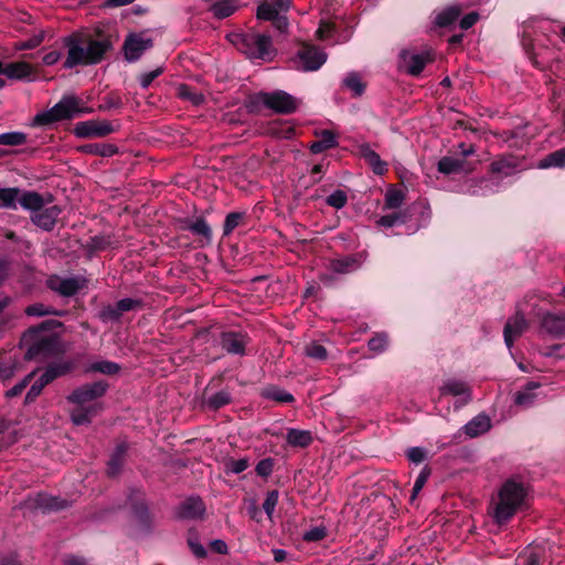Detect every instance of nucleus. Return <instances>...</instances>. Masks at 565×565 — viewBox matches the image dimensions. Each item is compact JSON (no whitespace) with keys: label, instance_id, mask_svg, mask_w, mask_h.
Masks as SVG:
<instances>
[{"label":"nucleus","instance_id":"1","mask_svg":"<svg viewBox=\"0 0 565 565\" xmlns=\"http://www.w3.org/2000/svg\"><path fill=\"white\" fill-rule=\"evenodd\" d=\"M61 326L57 320H46L38 327L28 329L21 338V345L26 350L25 358L46 359L63 352L58 337L50 332Z\"/></svg>","mask_w":565,"mask_h":565},{"label":"nucleus","instance_id":"2","mask_svg":"<svg viewBox=\"0 0 565 565\" xmlns=\"http://www.w3.org/2000/svg\"><path fill=\"white\" fill-rule=\"evenodd\" d=\"M108 384L105 381L82 385L75 388L66 399L74 405L71 411V420L74 425H88L102 411V404L96 402L105 395Z\"/></svg>","mask_w":565,"mask_h":565},{"label":"nucleus","instance_id":"3","mask_svg":"<svg viewBox=\"0 0 565 565\" xmlns=\"http://www.w3.org/2000/svg\"><path fill=\"white\" fill-rule=\"evenodd\" d=\"M63 44L67 49L66 60L63 64L65 70L78 65L97 64L109 47L106 41L86 39L79 35L65 36Z\"/></svg>","mask_w":565,"mask_h":565},{"label":"nucleus","instance_id":"4","mask_svg":"<svg viewBox=\"0 0 565 565\" xmlns=\"http://www.w3.org/2000/svg\"><path fill=\"white\" fill-rule=\"evenodd\" d=\"M527 492L523 483L511 479L503 483L498 493L493 518L497 523L508 522L525 504Z\"/></svg>","mask_w":565,"mask_h":565},{"label":"nucleus","instance_id":"5","mask_svg":"<svg viewBox=\"0 0 565 565\" xmlns=\"http://www.w3.org/2000/svg\"><path fill=\"white\" fill-rule=\"evenodd\" d=\"M228 41L248 58L270 61L275 55L271 39L259 33H231Z\"/></svg>","mask_w":565,"mask_h":565},{"label":"nucleus","instance_id":"6","mask_svg":"<svg viewBox=\"0 0 565 565\" xmlns=\"http://www.w3.org/2000/svg\"><path fill=\"white\" fill-rule=\"evenodd\" d=\"M90 109L83 105L82 100L74 96H64L52 108L41 111L33 118V126H49L56 121L71 119L76 116L88 114Z\"/></svg>","mask_w":565,"mask_h":565},{"label":"nucleus","instance_id":"7","mask_svg":"<svg viewBox=\"0 0 565 565\" xmlns=\"http://www.w3.org/2000/svg\"><path fill=\"white\" fill-rule=\"evenodd\" d=\"M259 100L269 109L279 114H291L298 108V100L285 90L262 93Z\"/></svg>","mask_w":565,"mask_h":565},{"label":"nucleus","instance_id":"8","mask_svg":"<svg viewBox=\"0 0 565 565\" xmlns=\"http://www.w3.org/2000/svg\"><path fill=\"white\" fill-rule=\"evenodd\" d=\"M327 54L313 46L305 45L297 54V68L303 72L318 71L327 61Z\"/></svg>","mask_w":565,"mask_h":565},{"label":"nucleus","instance_id":"9","mask_svg":"<svg viewBox=\"0 0 565 565\" xmlns=\"http://www.w3.org/2000/svg\"><path fill=\"white\" fill-rule=\"evenodd\" d=\"M47 286L62 296L71 297L86 286V279L81 276L63 278L55 275L47 279Z\"/></svg>","mask_w":565,"mask_h":565},{"label":"nucleus","instance_id":"10","mask_svg":"<svg viewBox=\"0 0 565 565\" xmlns=\"http://www.w3.org/2000/svg\"><path fill=\"white\" fill-rule=\"evenodd\" d=\"M152 46V40L142 34H129L124 43L125 57L129 62H136Z\"/></svg>","mask_w":565,"mask_h":565},{"label":"nucleus","instance_id":"11","mask_svg":"<svg viewBox=\"0 0 565 565\" xmlns=\"http://www.w3.org/2000/svg\"><path fill=\"white\" fill-rule=\"evenodd\" d=\"M433 61L430 52L413 53L403 51L401 53V66L413 76L422 73L427 63Z\"/></svg>","mask_w":565,"mask_h":565},{"label":"nucleus","instance_id":"12","mask_svg":"<svg viewBox=\"0 0 565 565\" xmlns=\"http://www.w3.org/2000/svg\"><path fill=\"white\" fill-rule=\"evenodd\" d=\"M440 395H451L458 398V406L466 405L471 399V391L468 384L457 379H449L439 387Z\"/></svg>","mask_w":565,"mask_h":565},{"label":"nucleus","instance_id":"13","mask_svg":"<svg viewBox=\"0 0 565 565\" xmlns=\"http://www.w3.org/2000/svg\"><path fill=\"white\" fill-rule=\"evenodd\" d=\"M527 329V321L523 315L516 313L511 317L504 327V342L509 349L512 348L513 342L523 334Z\"/></svg>","mask_w":565,"mask_h":565},{"label":"nucleus","instance_id":"14","mask_svg":"<svg viewBox=\"0 0 565 565\" xmlns=\"http://www.w3.org/2000/svg\"><path fill=\"white\" fill-rule=\"evenodd\" d=\"M290 0H265L257 8V18L271 21L289 9Z\"/></svg>","mask_w":565,"mask_h":565},{"label":"nucleus","instance_id":"15","mask_svg":"<svg viewBox=\"0 0 565 565\" xmlns=\"http://www.w3.org/2000/svg\"><path fill=\"white\" fill-rule=\"evenodd\" d=\"M3 75L13 81H30L34 77V68L24 61L8 63L3 64Z\"/></svg>","mask_w":565,"mask_h":565},{"label":"nucleus","instance_id":"16","mask_svg":"<svg viewBox=\"0 0 565 565\" xmlns=\"http://www.w3.org/2000/svg\"><path fill=\"white\" fill-rule=\"evenodd\" d=\"M247 344V337L243 333L224 332L221 335L222 348L231 354H244Z\"/></svg>","mask_w":565,"mask_h":565},{"label":"nucleus","instance_id":"17","mask_svg":"<svg viewBox=\"0 0 565 565\" xmlns=\"http://www.w3.org/2000/svg\"><path fill=\"white\" fill-rule=\"evenodd\" d=\"M204 513V502L198 497L188 498L178 509V516L180 519H200Z\"/></svg>","mask_w":565,"mask_h":565},{"label":"nucleus","instance_id":"18","mask_svg":"<svg viewBox=\"0 0 565 565\" xmlns=\"http://www.w3.org/2000/svg\"><path fill=\"white\" fill-rule=\"evenodd\" d=\"M61 213V210L56 206H49L45 209L38 210L33 216L32 221L33 223L45 231H51Z\"/></svg>","mask_w":565,"mask_h":565},{"label":"nucleus","instance_id":"19","mask_svg":"<svg viewBox=\"0 0 565 565\" xmlns=\"http://www.w3.org/2000/svg\"><path fill=\"white\" fill-rule=\"evenodd\" d=\"M490 428L491 420L489 416L484 414L477 415L462 427L465 434L470 438L486 434Z\"/></svg>","mask_w":565,"mask_h":565},{"label":"nucleus","instance_id":"20","mask_svg":"<svg viewBox=\"0 0 565 565\" xmlns=\"http://www.w3.org/2000/svg\"><path fill=\"white\" fill-rule=\"evenodd\" d=\"M73 369H74V363L72 361L64 360V361L53 362L45 369V371L43 372L41 377L43 379L44 383L49 384L52 381H54L56 377H60V376H63V375L70 373Z\"/></svg>","mask_w":565,"mask_h":565},{"label":"nucleus","instance_id":"21","mask_svg":"<svg viewBox=\"0 0 565 565\" xmlns=\"http://www.w3.org/2000/svg\"><path fill=\"white\" fill-rule=\"evenodd\" d=\"M360 156L372 168L374 173L382 175L387 171L386 162L381 160L380 156L370 146L362 145L360 147Z\"/></svg>","mask_w":565,"mask_h":565},{"label":"nucleus","instance_id":"22","mask_svg":"<svg viewBox=\"0 0 565 565\" xmlns=\"http://www.w3.org/2000/svg\"><path fill=\"white\" fill-rule=\"evenodd\" d=\"M540 386L541 384L539 382H529L523 390L516 392L514 403L521 407L532 406L537 396L534 391Z\"/></svg>","mask_w":565,"mask_h":565},{"label":"nucleus","instance_id":"23","mask_svg":"<svg viewBox=\"0 0 565 565\" xmlns=\"http://www.w3.org/2000/svg\"><path fill=\"white\" fill-rule=\"evenodd\" d=\"M541 327L547 333L559 335L565 332V318L546 313L542 319Z\"/></svg>","mask_w":565,"mask_h":565},{"label":"nucleus","instance_id":"24","mask_svg":"<svg viewBox=\"0 0 565 565\" xmlns=\"http://www.w3.org/2000/svg\"><path fill=\"white\" fill-rule=\"evenodd\" d=\"M241 6V0H220L212 6V12L216 18L225 19L237 11Z\"/></svg>","mask_w":565,"mask_h":565},{"label":"nucleus","instance_id":"25","mask_svg":"<svg viewBox=\"0 0 565 565\" xmlns=\"http://www.w3.org/2000/svg\"><path fill=\"white\" fill-rule=\"evenodd\" d=\"M337 143V137L331 130H322L318 135V140L311 143L310 150L312 153H320L335 147Z\"/></svg>","mask_w":565,"mask_h":565},{"label":"nucleus","instance_id":"26","mask_svg":"<svg viewBox=\"0 0 565 565\" xmlns=\"http://www.w3.org/2000/svg\"><path fill=\"white\" fill-rule=\"evenodd\" d=\"M119 370V364L111 361L99 360L87 364L84 369V373H100L106 375H113L118 373Z\"/></svg>","mask_w":565,"mask_h":565},{"label":"nucleus","instance_id":"27","mask_svg":"<svg viewBox=\"0 0 565 565\" xmlns=\"http://www.w3.org/2000/svg\"><path fill=\"white\" fill-rule=\"evenodd\" d=\"M287 441L292 447H307L312 443V435L309 430L290 428L287 431Z\"/></svg>","mask_w":565,"mask_h":565},{"label":"nucleus","instance_id":"28","mask_svg":"<svg viewBox=\"0 0 565 565\" xmlns=\"http://www.w3.org/2000/svg\"><path fill=\"white\" fill-rule=\"evenodd\" d=\"M360 266L356 257L349 256L330 262V269L338 274H345L356 269Z\"/></svg>","mask_w":565,"mask_h":565},{"label":"nucleus","instance_id":"29","mask_svg":"<svg viewBox=\"0 0 565 565\" xmlns=\"http://www.w3.org/2000/svg\"><path fill=\"white\" fill-rule=\"evenodd\" d=\"M524 46H529V51L531 54V58L533 63L537 66L545 67L548 63V58L544 56V53L541 52L543 50V44L539 40H531L529 43L526 39H523Z\"/></svg>","mask_w":565,"mask_h":565},{"label":"nucleus","instance_id":"30","mask_svg":"<svg viewBox=\"0 0 565 565\" xmlns=\"http://www.w3.org/2000/svg\"><path fill=\"white\" fill-rule=\"evenodd\" d=\"M565 167V148L556 150L544 159H542L537 163V168L547 169V168H564Z\"/></svg>","mask_w":565,"mask_h":565},{"label":"nucleus","instance_id":"31","mask_svg":"<svg viewBox=\"0 0 565 565\" xmlns=\"http://www.w3.org/2000/svg\"><path fill=\"white\" fill-rule=\"evenodd\" d=\"M18 201L21 206L34 212L41 210L44 205L43 198L36 192H24L20 198L18 196Z\"/></svg>","mask_w":565,"mask_h":565},{"label":"nucleus","instance_id":"32","mask_svg":"<svg viewBox=\"0 0 565 565\" xmlns=\"http://www.w3.org/2000/svg\"><path fill=\"white\" fill-rule=\"evenodd\" d=\"M126 449L127 448L125 445L117 446L107 465L108 475L116 476L120 471L124 463Z\"/></svg>","mask_w":565,"mask_h":565},{"label":"nucleus","instance_id":"33","mask_svg":"<svg viewBox=\"0 0 565 565\" xmlns=\"http://www.w3.org/2000/svg\"><path fill=\"white\" fill-rule=\"evenodd\" d=\"M129 504L136 518L143 521L148 514V509L143 502L142 494L139 491H134L129 497Z\"/></svg>","mask_w":565,"mask_h":565},{"label":"nucleus","instance_id":"34","mask_svg":"<svg viewBox=\"0 0 565 565\" xmlns=\"http://www.w3.org/2000/svg\"><path fill=\"white\" fill-rule=\"evenodd\" d=\"M460 12L461 9L459 7L450 6L436 15L435 23L438 26H447L458 19Z\"/></svg>","mask_w":565,"mask_h":565},{"label":"nucleus","instance_id":"35","mask_svg":"<svg viewBox=\"0 0 565 565\" xmlns=\"http://www.w3.org/2000/svg\"><path fill=\"white\" fill-rule=\"evenodd\" d=\"M343 85L350 89L354 96H361L364 93L365 86L361 81L358 73L351 72L343 78Z\"/></svg>","mask_w":565,"mask_h":565},{"label":"nucleus","instance_id":"36","mask_svg":"<svg viewBox=\"0 0 565 565\" xmlns=\"http://www.w3.org/2000/svg\"><path fill=\"white\" fill-rule=\"evenodd\" d=\"M516 161L513 158H502L492 162L491 170L495 173L510 175L516 169Z\"/></svg>","mask_w":565,"mask_h":565},{"label":"nucleus","instance_id":"37","mask_svg":"<svg viewBox=\"0 0 565 565\" xmlns=\"http://www.w3.org/2000/svg\"><path fill=\"white\" fill-rule=\"evenodd\" d=\"M17 189L0 188V207L12 209L15 207L18 202Z\"/></svg>","mask_w":565,"mask_h":565},{"label":"nucleus","instance_id":"38","mask_svg":"<svg viewBox=\"0 0 565 565\" xmlns=\"http://www.w3.org/2000/svg\"><path fill=\"white\" fill-rule=\"evenodd\" d=\"M74 134L78 138H92L97 137V130L95 128L94 120L77 122L74 127Z\"/></svg>","mask_w":565,"mask_h":565},{"label":"nucleus","instance_id":"39","mask_svg":"<svg viewBox=\"0 0 565 565\" xmlns=\"http://www.w3.org/2000/svg\"><path fill=\"white\" fill-rule=\"evenodd\" d=\"M264 397L268 399H273L279 403H291L294 402V396L278 387H268L263 393Z\"/></svg>","mask_w":565,"mask_h":565},{"label":"nucleus","instance_id":"40","mask_svg":"<svg viewBox=\"0 0 565 565\" xmlns=\"http://www.w3.org/2000/svg\"><path fill=\"white\" fill-rule=\"evenodd\" d=\"M26 142V135L21 131H10L0 134V145L21 146Z\"/></svg>","mask_w":565,"mask_h":565},{"label":"nucleus","instance_id":"41","mask_svg":"<svg viewBox=\"0 0 565 565\" xmlns=\"http://www.w3.org/2000/svg\"><path fill=\"white\" fill-rule=\"evenodd\" d=\"M178 95L186 100H190L194 105L203 103L204 97L201 93L194 92L189 85L181 84L178 87Z\"/></svg>","mask_w":565,"mask_h":565},{"label":"nucleus","instance_id":"42","mask_svg":"<svg viewBox=\"0 0 565 565\" xmlns=\"http://www.w3.org/2000/svg\"><path fill=\"white\" fill-rule=\"evenodd\" d=\"M461 167L462 162L460 160L450 157H444L438 162L439 172L445 174L457 172L461 169Z\"/></svg>","mask_w":565,"mask_h":565},{"label":"nucleus","instance_id":"43","mask_svg":"<svg viewBox=\"0 0 565 565\" xmlns=\"http://www.w3.org/2000/svg\"><path fill=\"white\" fill-rule=\"evenodd\" d=\"M270 131H271V134H274L278 138L289 139V138H291L294 136L295 128L289 122H287V121L282 122L281 121V122H274L271 125V127H270Z\"/></svg>","mask_w":565,"mask_h":565},{"label":"nucleus","instance_id":"44","mask_svg":"<svg viewBox=\"0 0 565 565\" xmlns=\"http://www.w3.org/2000/svg\"><path fill=\"white\" fill-rule=\"evenodd\" d=\"M404 201V194L401 190L390 189L385 194V209H398Z\"/></svg>","mask_w":565,"mask_h":565},{"label":"nucleus","instance_id":"45","mask_svg":"<svg viewBox=\"0 0 565 565\" xmlns=\"http://www.w3.org/2000/svg\"><path fill=\"white\" fill-rule=\"evenodd\" d=\"M188 228L194 233L195 235H200L202 237H204L206 241H210L211 239V236H212V232H211V227L209 226V224L202 220V218H199V220H195L194 222H192Z\"/></svg>","mask_w":565,"mask_h":565},{"label":"nucleus","instance_id":"46","mask_svg":"<svg viewBox=\"0 0 565 565\" xmlns=\"http://www.w3.org/2000/svg\"><path fill=\"white\" fill-rule=\"evenodd\" d=\"M249 466L247 458L230 459L225 462V472L238 475L245 471Z\"/></svg>","mask_w":565,"mask_h":565},{"label":"nucleus","instance_id":"47","mask_svg":"<svg viewBox=\"0 0 565 565\" xmlns=\"http://www.w3.org/2000/svg\"><path fill=\"white\" fill-rule=\"evenodd\" d=\"M25 313L30 317H43L49 315H58L56 310L46 307L43 303H33L25 308Z\"/></svg>","mask_w":565,"mask_h":565},{"label":"nucleus","instance_id":"48","mask_svg":"<svg viewBox=\"0 0 565 565\" xmlns=\"http://www.w3.org/2000/svg\"><path fill=\"white\" fill-rule=\"evenodd\" d=\"M406 222V217L403 213L394 212L392 214H386L380 217L377 224L384 227H392L397 224H403Z\"/></svg>","mask_w":565,"mask_h":565},{"label":"nucleus","instance_id":"49","mask_svg":"<svg viewBox=\"0 0 565 565\" xmlns=\"http://www.w3.org/2000/svg\"><path fill=\"white\" fill-rule=\"evenodd\" d=\"M244 214L238 212L230 213L224 222L223 234L230 235L242 222Z\"/></svg>","mask_w":565,"mask_h":565},{"label":"nucleus","instance_id":"50","mask_svg":"<svg viewBox=\"0 0 565 565\" xmlns=\"http://www.w3.org/2000/svg\"><path fill=\"white\" fill-rule=\"evenodd\" d=\"M387 337L384 333L376 334L370 339L369 349L375 353H382L387 348Z\"/></svg>","mask_w":565,"mask_h":565},{"label":"nucleus","instance_id":"51","mask_svg":"<svg viewBox=\"0 0 565 565\" xmlns=\"http://www.w3.org/2000/svg\"><path fill=\"white\" fill-rule=\"evenodd\" d=\"M306 354L312 359L324 360L327 359V350L326 348L318 343L311 342L306 347Z\"/></svg>","mask_w":565,"mask_h":565},{"label":"nucleus","instance_id":"52","mask_svg":"<svg viewBox=\"0 0 565 565\" xmlns=\"http://www.w3.org/2000/svg\"><path fill=\"white\" fill-rule=\"evenodd\" d=\"M39 505L41 508L47 509V510H60L65 507L64 501H62L55 497H47V495H40Z\"/></svg>","mask_w":565,"mask_h":565},{"label":"nucleus","instance_id":"53","mask_svg":"<svg viewBox=\"0 0 565 565\" xmlns=\"http://www.w3.org/2000/svg\"><path fill=\"white\" fill-rule=\"evenodd\" d=\"M278 503V491L273 490L267 493L266 499L263 503V509L265 513L267 514L268 519L273 518L274 511L276 509V505Z\"/></svg>","mask_w":565,"mask_h":565},{"label":"nucleus","instance_id":"54","mask_svg":"<svg viewBox=\"0 0 565 565\" xmlns=\"http://www.w3.org/2000/svg\"><path fill=\"white\" fill-rule=\"evenodd\" d=\"M86 151L102 157H110L117 152V148L113 145H90L86 147Z\"/></svg>","mask_w":565,"mask_h":565},{"label":"nucleus","instance_id":"55","mask_svg":"<svg viewBox=\"0 0 565 565\" xmlns=\"http://www.w3.org/2000/svg\"><path fill=\"white\" fill-rule=\"evenodd\" d=\"M231 402V395L225 391H220L209 398V405L213 408H220Z\"/></svg>","mask_w":565,"mask_h":565},{"label":"nucleus","instance_id":"56","mask_svg":"<svg viewBox=\"0 0 565 565\" xmlns=\"http://www.w3.org/2000/svg\"><path fill=\"white\" fill-rule=\"evenodd\" d=\"M347 201H348L347 194L341 190H337V191L332 192L327 198V203L330 206L335 207V209H342L347 204Z\"/></svg>","mask_w":565,"mask_h":565},{"label":"nucleus","instance_id":"57","mask_svg":"<svg viewBox=\"0 0 565 565\" xmlns=\"http://www.w3.org/2000/svg\"><path fill=\"white\" fill-rule=\"evenodd\" d=\"M45 385H47V383H44L43 379L40 376V379L35 381L28 391L25 395V403H32L41 394Z\"/></svg>","mask_w":565,"mask_h":565},{"label":"nucleus","instance_id":"58","mask_svg":"<svg viewBox=\"0 0 565 565\" xmlns=\"http://www.w3.org/2000/svg\"><path fill=\"white\" fill-rule=\"evenodd\" d=\"M99 317L100 319L104 321V322H109V321H117L119 320V318L121 317L119 310H118V307L117 305L115 306H108V307H105L100 313H99Z\"/></svg>","mask_w":565,"mask_h":565},{"label":"nucleus","instance_id":"59","mask_svg":"<svg viewBox=\"0 0 565 565\" xmlns=\"http://www.w3.org/2000/svg\"><path fill=\"white\" fill-rule=\"evenodd\" d=\"M327 535V531L324 527L316 526L310 529L303 534V540L307 542H319L323 540Z\"/></svg>","mask_w":565,"mask_h":565},{"label":"nucleus","instance_id":"60","mask_svg":"<svg viewBox=\"0 0 565 565\" xmlns=\"http://www.w3.org/2000/svg\"><path fill=\"white\" fill-rule=\"evenodd\" d=\"M15 373V365L12 362L0 361V382L4 383Z\"/></svg>","mask_w":565,"mask_h":565},{"label":"nucleus","instance_id":"61","mask_svg":"<svg viewBox=\"0 0 565 565\" xmlns=\"http://www.w3.org/2000/svg\"><path fill=\"white\" fill-rule=\"evenodd\" d=\"M162 72H163L162 67H157L153 71L143 73L139 78L141 87L148 88L151 85V83L153 82V79H156L158 76H160L162 74Z\"/></svg>","mask_w":565,"mask_h":565},{"label":"nucleus","instance_id":"62","mask_svg":"<svg viewBox=\"0 0 565 565\" xmlns=\"http://www.w3.org/2000/svg\"><path fill=\"white\" fill-rule=\"evenodd\" d=\"M33 376V373L26 375L22 381H20L18 384H15L13 387H11L7 393L6 396L11 398L20 395L24 388L30 383L31 379Z\"/></svg>","mask_w":565,"mask_h":565},{"label":"nucleus","instance_id":"63","mask_svg":"<svg viewBox=\"0 0 565 565\" xmlns=\"http://www.w3.org/2000/svg\"><path fill=\"white\" fill-rule=\"evenodd\" d=\"M334 29L333 25L329 22L322 21L316 32L317 38L319 40H328L332 36Z\"/></svg>","mask_w":565,"mask_h":565},{"label":"nucleus","instance_id":"64","mask_svg":"<svg viewBox=\"0 0 565 565\" xmlns=\"http://www.w3.org/2000/svg\"><path fill=\"white\" fill-rule=\"evenodd\" d=\"M426 457V451L420 447H412L407 450V458L414 463H420Z\"/></svg>","mask_w":565,"mask_h":565}]
</instances>
